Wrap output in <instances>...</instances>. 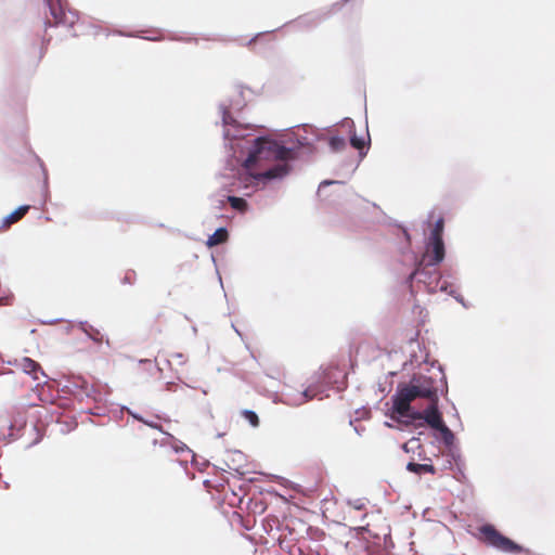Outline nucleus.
Instances as JSON below:
<instances>
[{
    "label": "nucleus",
    "mask_w": 555,
    "mask_h": 555,
    "mask_svg": "<svg viewBox=\"0 0 555 555\" xmlns=\"http://www.w3.org/2000/svg\"><path fill=\"white\" fill-rule=\"evenodd\" d=\"M442 232H443V219L439 218L436 221V223L434 225V229L430 232L429 238H431V240H442Z\"/></svg>",
    "instance_id": "nucleus-22"
},
{
    "label": "nucleus",
    "mask_w": 555,
    "mask_h": 555,
    "mask_svg": "<svg viewBox=\"0 0 555 555\" xmlns=\"http://www.w3.org/2000/svg\"><path fill=\"white\" fill-rule=\"evenodd\" d=\"M483 541L487 545L496 548L504 553L518 554L524 551V547L509 538L503 535L490 524L482 525L479 528Z\"/></svg>",
    "instance_id": "nucleus-5"
},
{
    "label": "nucleus",
    "mask_w": 555,
    "mask_h": 555,
    "mask_svg": "<svg viewBox=\"0 0 555 555\" xmlns=\"http://www.w3.org/2000/svg\"><path fill=\"white\" fill-rule=\"evenodd\" d=\"M335 183H340V182L339 181H334V180H324V181H322L320 183V185H319L318 193H320L323 188L332 185V184H335Z\"/></svg>",
    "instance_id": "nucleus-29"
},
{
    "label": "nucleus",
    "mask_w": 555,
    "mask_h": 555,
    "mask_svg": "<svg viewBox=\"0 0 555 555\" xmlns=\"http://www.w3.org/2000/svg\"><path fill=\"white\" fill-rule=\"evenodd\" d=\"M354 429L359 435L361 434V429H359L358 427H356Z\"/></svg>",
    "instance_id": "nucleus-35"
},
{
    "label": "nucleus",
    "mask_w": 555,
    "mask_h": 555,
    "mask_svg": "<svg viewBox=\"0 0 555 555\" xmlns=\"http://www.w3.org/2000/svg\"><path fill=\"white\" fill-rule=\"evenodd\" d=\"M228 238V231L225 228H219L215 231L214 234H211L208 240H207V245L209 247L211 246H216V245H219V244H222L227 241Z\"/></svg>",
    "instance_id": "nucleus-18"
},
{
    "label": "nucleus",
    "mask_w": 555,
    "mask_h": 555,
    "mask_svg": "<svg viewBox=\"0 0 555 555\" xmlns=\"http://www.w3.org/2000/svg\"><path fill=\"white\" fill-rule=\"evenodd\" d=\"M322 20H323V16L321 14L310 13V14L300 16L296 21V25L299 27L311 28V27L317 26Z\"/></svg>",
    "instance_id": "nucleus-14"
},
{
    "label": "nucleus",
    "mask_w": 555,
    "mask_h": 555,
    "mask_svg": "<svg viewBox=\"0 0 555 555\" xmlns=\"http://www.w3.org/2000/svg\"><path fill=\"white\" fill-rule=\"evenodd\" d=\"M233 459H232V462L233 463H237V466H231L230 464L227 463V466L230 468V469H235V470H238V467L241 465V462L244 460V454L241 452V451H234L233 453Z\"/></svg>",
    "instance_id": "nucleus-25"
},
{
    "label": "nucleus",
    "mask_w": 555,
    "mask_h": 555,
    "mask_svg": "<svg viewBox=\"0 0 555 555\" xmlns=\"http://www.w3.org/2000/svg\"><path fill=\"white\" fill-rule=\"evenodd\" d=\"M346 124L351 132L350 144L359 151L361 157L365 156L367 152L365 139L356 134L353 131L354 124L351 119H347Z\"/></svg>",
    "instance_id": "nucleus-12"
},
{
    "label": "nucleus",
    "mask_w": 555,
    "mask_h": 555,
    "mask_svg": "<svg viewBox=\"0 0 555 555\" xmlns=\"http://www.w3.org/2000/svg\"><path fill=\"white\" fill-rule=\"evenodd\" d=\"M435 266H427V262L420 261L413 272L408 276L406 282L409 284L415 279L417 283H423L428 293H436L438 291L449 293L453 296L456 301L461 302L466 307L464 298L455 294L454 291H449L450 284L446 281H441V275L434 269Z\"/></svg>",
    "instance_id": "nucleus-3"
},
{
    "label": "nucleus",
    "mask_w": 555,
    "mask_h": 555,
    "mask_svg": "<svg viewBox=\"0 0 555 555\" xmlns=\"http://www.w3.org/2000/svg\"><path fill=\"white\" fill-rule=\"evenodd\" d=\"M79 326L81 331L94 343H101L103 340V335L101 332L93 327L92 325L88 324V322L83 321L79 323Z\"/></svg>",
    "instance_id": "nucleus-16"
},
{
    "label": "nucleus",
    "mask_w": 555,
    "mask_h": 555,
    "mask_svg": "<svg viewBox=\"0 0 555 555\" xmlns=\"http://www.w3.org/2000/svg\"><path fill=\"white\" fill-rule=\"evenodd\" d=\"M349 505H351L354 509H359V511L364 507V503L360 499L350 501Z\"/></svg>",
    "instance_id": "nucleus-28"
},
{
    "label": "nucleus",
    "mask_w": 555,
    "mask_h": 555,
    "mask_svg": "<svg viewBox=\"0 0 555 555\" xmlns=\"http://www.w3.org/2000/svg\"><path fill=\"white\" fill-rule=\"evenodd\" d=\"M439 382L430 376L415 374L408 383H399L396 393L391 398L390 418L395 422H403L415 411L411 405L414 400L420 398L428 400L439 391V384L447 389V379L441 367H439Z\"/></svg>",
    "instance_id": "nucleus-2"
},
{
    "label": "nucleus",
    "mask_w": 555,
    "mask_h": 555,
    "mask_svg": "<svg viewBox=\"0 0 555 555\" xmlns=\"http://www.w3.org/2000/svg\"><path fill=\"white\" fill-rule=\"evenodd\" d=\"M436 430L439 431L441 440L446 447H451L454 443V434L444 423Z\"/></svg>",
    "instance_id": "nucleus-19"
},
{
    "label": "nucleus",
    "mask_w": 555,
    "mask_h": 555,
    "mask_svg": "<svg viewBox=\"0 0 555 555\" xmlns=\"http://www.w3.org/2000/svg\"><path fill=\"white\" fill-rule=\"evenodd\" d=\"M232 105L221 103L219 108L224 127L223 138L225 147L231 152L230 156L242 162L243 169L237 175H232L231 183H223L229 193H241L250 196L258 188L268 182L283 179L292 169L287 159L295 156L294 149L285 147L275 140L266 137H253L247 133L248 127L236 122L231 115Z\"/></svg>",
    "instance_id": "nucleus-1"
},
{
    "label": "nucleus",
    "mask_w": 555,
    "mask_h": 555,
    "mask_svg": "<svg viewBox=\"0 0 555 555\" xmlns=\"http://www.w3.org/2000/svg\"><path fill=\"white\" fill-rule=\"evenodd\" d=\"M335 372L333 370H325L322 372V374L319 376V382L322 386H328L332 383L336 382V378H334Z\"/></svg>",
    "instance_id": "nucleus-21"
},
{
    "label": "nucleus",
    "mask_w": 555,
    "mask_h": 555,
    "mask_svg": "<svg viewBox=\"0 0 555 555\" xmlns=\"http://www.w3.org/2000/svg\"><path fill=\"white\" fill-rule=\"evenodd\" d=\"M125 410H126V411H127V413H128L129 415H131L134 420L140 421V422H142L143 424H145V425H147V426H150V427H152V428H155V429L162 430V427H160L157 423L152 422V421L144 420L141 415H139V414H137V413L132 412V411H131L130 409H128V408H125Z\"/></svg>",
    "instance_id": "nucleus-23"
},
{
    "label": "nucleus",
    "mask_w": 555,
    "mask_h": 555,
    "mask_svg": "<svg viewBox=\"0 0 555 555\" xmlns=\"http://www.w3.org/2000/svg\"><path fill=\"white\" fill-rule=\"evenodd\" d=\"M232 328L235 331V333L241 337V339H243V334L242 332L232 323Z\"/></svg>",
    "instance_id": "nucleus-34"
},
{
    "label": "nucleus",
    "mask_w": 555,
    "mask_h": 555,
    "mask_svg": "<svg viewBox=\"0 0 555 555\" xmlns=\"http://www.w3.org/2000/svg\"><path fill=\"white\" fill-rule=\"evenodd\" d=\"M75 387H80L88 397L91 395L92 388H90L88 383L85 380H79V384H75Z\"/></svg>",
    "instance_id": "nucleus-26"
},
{
    "label": "nucleus",
    "mask_w": 555,
    "mask_h": 555,
    "mask_svg": "<svg viewBox=\"0 0 555 555\" xmlns=\"http://www.w3.org/2000/svg\"><path fill=\"white\" fill-rule=\"evenodd\" d=\"M244 417L249 422V424L254 427H257L259 425V418L258 415L251 411V410H244L243 411Z\"/></svg>",
    "instance_id": "nucleus-24"
},
{
    "label": "nucleus",
    "mask_w": 555,
    "mask_h": 555,
    "mask_svg": "<svg viewBox=\"0 0 555 555\" xmlns=\"http://www.w3.org/2000/svg\"><path fill=\"white\" fill-rule=\"evenodd\" d=\"M160 444L164 447L169 446L175 451V453L181 455L178 462L182 467L186 466L189 459H191L192 463L195 461V454L192 452V450L185 443L177 440L169 434H167L166 438L162 440Z\"/></svg>",
    "instance_id": "nucleus-11"
},
{
    "label": "nucleus",
    "mask_w": 555,
    "mask_h": 555,
    "mask_svg": "<svg viewBox=\"0 0 555 555\" xmlns=\"http://www.w3.org/2000/svg\"><path fill=\"white\" fill-rule=\"evenodd\" d=\"M12 302H13V295L12 294H9V295L0 297V307H2V306H10V305H12Z\"/></svg>",
    "instance_id": "nucleus-27"
},
{
    "label": "nucleus",
    "mask_w": 555,
    "mask_h": 555,
    "mask_svg": "<svg viewBox=\"0 0 555 555\" xmlns=\"http://www.w3.org/2000/svg\"><path fill=\"white\" fill-rule=\"evenodd\" d=\"M14 364L25 374L31 376V378L37 383V385L47 383V375L44 374L40 364L35 360L28 357H24L20 360H15Z\"/></svg>",
    "instance_id": "nucleus-9"
},
{
    "label": "nucleus",
    "mask_w": 555,
    "mask_h": 555,
    "mask_svg": "<svg viewBox=\"0 0 555 555\" xmlns=\"http://www.w3.org/2000/svg\"><path fill=\"white\" fill-rule=\"evenodd\" d=\"M173 358L178 359L180 362V364H184L185 363V359H184V356L180 352H177V353H173L172 354Z\"/></svg>",
    "instance_id": "nucleus-31"
},
{
    "label": "nucleus",
    "mask_w": 555,
    "mask_h": 555,
    "mask_svg": "<svg viewBox=\"0 0 555 555\" xmlns=\"http://www.w3.org/2000/svg\"><path fill=\"white\" fill-rule=\"evenodd\" d=\"M134 275V272L127 273L122 280L125 284H132V276Z\"/></svg>",
    "instance_id": "nucleus-30"
},
{
    "label": "nucleus",
    "mask_w": 555,
    "mask_h": 555,
    "mask_svg": "<svg viewBox=\"0 0 555 555\" xmlns=\"http://www.w3.org/2000/svg\"><path fill=\"white\" fill-rule=\"evenodd\" d=\"M41 167H42V171H43L44 188H47V185H48V172H47V170H46V168L43 167L42 164H41Z\"/></svg>",
    "instance_id": "nucleus-33"
},
{
    "label": "nucleus",
    "mask_w": 555,
    "mask_h": 555,
    "mask_svg": "<svg viewBox=\"0 0 555 555\" xmlns=\"http://www.w3.org/2000/svg\"><path fill=\"white\" fill-rule=\"evenodd\" d=\"M322 392V390L319 389L315 383H310V385L301 392L295 395V396H279L278 393H274L273 401L274 402H281L287 405L292 406H298L301 405L317 396H319Z\"/></svg>",
    "instance_id": "nucleus-8"
},
{
    "label": "nucleus",
    "mask_w": 555,
    "mask_h": 555,
    "mask_svg": "<svg viewBox=\"0 0 555 555\" xmlns=\"http://www.w3.org/2000/svg\"><path fill=\"white\" fill-rule=\"evenodd\" d=\"M165 389H166L167 391H175V383H173V382H168V383H166V385H165Z\"/></svg>",
    "instance_id": "nucleus-32"
},
{
    "label": "nucleus",
    "mask_w": 555,
    "mask_h": 555,
    "mask_svg": "<svg viewBox=\"0 0 555 555\" xmlns=\"http://www.w3.org/2000/svg\"><path fill=\"white\" fill-rule=\"evenodd\" d=\"M322 140H325V135L312 126L302 125L297 127V130L293 131L287 139V142L296 144L291 146L294 149L295 156L291 159H287V164L291 166L289 162L298 156L299 147H306L310 153H313L315 151V142Z\"/></svg>",
    "instance_id": "nucleus-4"
},
{
    "label": "nucleus",
    "mask_w": 555,
    "mask_h": 555,
    "mask_svg": "<svg viewBox=\"0 0 555 555\" xmlns=\"http://www.w3.org/2000/svg\"><path fill=\"white\" fill-rule=\"evenodd\" d=\"M44 2L53 18V22L48 20L46 26L52 27L62 25L72 28L78 21L77 12L72 10L65 11L62 0H44Z\"/></svg>",
    "instance_id": "nucleus-7"
},
{
    "label": "nucleus",
    "mask_w": 555,
    "mask_h": 555,
    "mask_svg": "<svg viewBox=\"0 0 555 555\" xmlns=\"http://www.w3.org/2000/svg\"><path fill=\"white\" fill-rule=\"evenodd\" d=\"M444 256L446 249L443 240L429 238L422 260L427 262V266H437L444 259Z\"/></svg>",
    "instance_id": "nucleus-10"
},
{
    "label": "nucleus",
    "mask_w": 555,
    "mask_h": 555,
    "mask_svg": "<svg viewBox=\"0 0 555 555\" xmlns=\"http://www.w3.org/2000/svg\"><path fill=\"white\" fill-rule=\"evenodd\" d=\"M227 201L230 203L231 207L238 211H244L247 207V203L244 198L237 197L234 195H227Z\"/></svg>",
    "instance_id": "nucleus-20"
},
{
    "label": "nucleus",
    "mask_w": 555,
    "mask_h": 555,
    "mask_svg": "<svg viewBox=\"0 0 555 555\" xmlns=\"http://www.w3.org/2000/svg\"><path fill=\"white\" fill-rule=\"evenodd\" d=\"M30 206L29 205H23V206H20L17 209H15L14 211H12L10 215L5 216L2 220V227L3 228H8L10 227L11 224L15 223L16 221H18L22 217H24L27 211L29 210Z\"/></svg>",
    "instance_id": "nucleus-13"
},
{
    "label": "nucleus",
    "mask_w": 555,
    "mask_h": 555,
    "mask_svg": "<svg viewBox=\"0 0 555 555\" xmlns=\"http://www.w3.org/2000/svg\"><path fill=\"white\" fill-rule=\"evenodd\" d=\"M406 469L409 472H412V473L417 474V475L435 474L436 473V468L433 465H429V464H418V463H414V462H409L408 465H406Z\"/></svg>",
    "instance_id": "nucleus-17"
},
{
    "label": "nucleus",
    "mask_w": 555,
    "mask_h": 555,
    "mask_svg": "<svg viewBox=\"0 0 555 555\" xmlns=\"http://www.w3.org/2000/svg\"><path fill=\"white\" fill-rule=\"evenodd\" d=\"M325 140H327L330 150L333 153H339L347 146L346 139L343 135L332 134L328 138H325Z\"/></svg>",
    "instance_id": "nucleus-15"
},
{
    "label": "nucleus",
    "mask_w": 555,
    "mask_h": 555,
    "mask_svg": "<svg viewBox=\"0 0 555 555\" xmlns=\"http://www.w3.org/2000/svg\"><path fill=\"white\" fill-rule=\"evenodd\" d=\"M428 405L423 411L415 410L402 423L406 425L415 424L417 421H423L430 428L437 429L444 423L442 415L438 408L439 397L438 392L428 399Z\"/></svg>",
    "instance_id": "nucleus-6"
}]
</instances>
